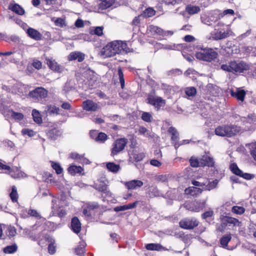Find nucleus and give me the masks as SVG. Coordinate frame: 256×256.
<instances>
[{
  "label": "nucleus",
  "instance_id": "54",
  "mask_svg": "<svg viewBox=\"0 0 256 256\" xmlns=\"http://www.w3.org/2000/svg\"><path fill=\"white\" fill-rule=\"evenodd\" d=\"M7 230V234L9 236H14L16 233V229L14 227L9 226L8 227Z\"/></svg>",
  "mask_w": 256,
  "mask_h": 256
},
{
  "label": "nucleus",
  "instance_id": "49",
  "mask_svg": "<svg viewBox=\"0 0 256 256\" xmlns=\"http://www.w3.org/2000/svg\"><path fill=\"white\" fill-rule=\"evenodd\" d=\"M85 252L84 246L80 245L75 248V252L77 255L82 256Z\"/></svg>",
  "mask_w": 256,
  "mask_h": 256
},
{
  "label": "nucleus",
  "instance_id": "14",
  "mask_svg": "<svg viewBox=\"0 0 256 256\" xmlns=\"http://www.w3.org/2000/svg\"><path fill=\"white\" fill-rule=\"evenodd\" d=\"M26 34L29 37L36 40H40L42 36V34L38 31L31 28H28L26 29Z\"/></svg>",
  "mask_w": 256,
  "mask_h": 256
},
{
  "label": "nucleus",
  "instance_id": "38",
  "mask_svg": "<svg viewBox=\"0 0 256 256\" xmlns=\"http://www.w3.org/2000/svg\"><path fill=\"white\" fill-rule=\"evenodd\" d=\"M18 247L16 244L7 246L4 249V252L6 254H12L16 252L17 250Z\"/></svg>",
  "mask_w": 256,
  "mask_h": 256
},
{
  "label": "nucleus",
  "instance_id": "20",
  "mask_svg": "<svg viewBox=\"0 0 256 256\" xmlns=\"http://www.w3.org/2000/svg\"><path fill=\"white\" fill-rule=\"evenodd\" d=\"M218 181L217 180H214L212 182L206 180L204 181V188L202 190H210L216 188L218 184Z\"/></svg>",
  "mask_w": 256,
  "mask_h": 256
},
{
  "label": "nucleus",
  "instance_id": "9",
  "mask_svg": "<svg viewBox=\"0 0 256 256\" xmlns=\"http://www.w3.org/2000/svg\"><path fill=\"white\" fill-rule=\"evenodd\" d=\"M0 170H7L11 176L14 178H18L20 176V172L18 169L15 167L11 168L10 166L4 164L0 162Z\"/></svg>",
  "mask_w": 256,
  "mask_h": 256
},
{
  "label": "nucleus",
  "instance_id": "46",
  "mask_svg": "<svg viewBox=\"0 0 256 256\" xmlns=\"http://www.w3.org/2000/svg\"><path fill=\"white\" fill-rule=\"evenodd\" d=\"M190 166L192 167H198L200 166V159L198 160L194 157H192L190 160Z\"/></svg>",
  "mask_w": 256,
  "mask_h": 256
},
{
  "label": "nucleus",
  "instance_id": "62",
  "mask_svg": "<svg viewBox=\"0 0 256 256\" xmlns=\"http://www.w3.org/2000/svg\"><path fill=\"white\" fill-rule=\"evenodd\" d=\"M150 164L151 165L156 167H160L162 165L160 162L155 159L152 160L150 161Z\"/></svg>",
  "mask_w": 256,
  "mask_h": 256
},
{
  "label": "nucleus",
  "instance_id": "36",
  "mask_svg": "<svg viewBox=\"0 0 256 256\" xmlns=\"http://www.w3.org/2000/svg\"><path fill=\"white\" fill-rule=\"evenodd\" d=\"M10 196L12 202H16L18 198V194L16 190V188L15 186H12V192L10 194Z\"/></svg>",
  "mask_w": 256,
  "mask_h": 256
},
{
  "label": "nucleus",
  "instance_id": "44",
  "mask_svg": "<svg viewBox=\"0 0 256 256\" xmlns=\"http://www.w3.org/2000/svg\"><path fill=\"white\" fill-rule=\"evenodd\" d=\"M244 208L242 206H234L232 207V211L236 214H240L244 212Z\"/></svg>",
  "mask_w": 256,
  "mask_h": 256
},
{
  "label": "nucleus",
  "instance_id": "61",
  "mask_svg": "<svg viewBox=\"0 0 256 256\" xmlns=\"http://www.w3.org/2000/svg\"><path fill=\"white\" fill-rule=\"evenodd\" d=\"M48 251L50 254H54L56 252V247L53 244H50L48 246Z\"/></svg>",
  "mask_w": 256,
  "mask_h": 256
},
{
  "label": "nucleus",
  "instance_id": "29",
  "mask_svg": "<svg viewBox=\"0 0 256 256\" xmlns=\"http://www.w3.org/2000/svg\"><path fill=\"white\" fill-rule=\"evenodd\" d=\"M114 2V0H101L99 4V8L101 10H106L111 6Z\"/></svg>",
  "mask_w": 256,
  "mask_h": 256
},
{
  "label": "nucleus",
  "instance_id": "32",
  "mask_svg": "<svg viewBox=\"0 0 256 256\" xmlns=\"http://www.w3.org/2000/svg\"><path fill=\"white\" fill-rule=\"evenodd\" d=\"M146 248L148 250H160L164 249L163 246L160 244H147Z\"/></svg>",
  "mask_w": 256,
  "mask_h": 256
},
{
  "label": "nucleus",
  "instance_id": "48",
  "mask_svg": "<svg viewBox=\"0 0 256 256\" xmlns=\"http://www.w3.org/2000/svg\"><path fill=\"white\" fill-rule=\"evenodd\" d=\"M250 154L256 161V142L250 144Z\"/></svg>",
  "mask_w": 256,
  "mask_h": 256
},
{
  "label": "nucleus",
  "instance_id": "10",
  "mask_svg": "<svg viewBox=\"0 0 256 256\" xmlns=\"http://www.w3.org/2000/svg\"><path fill=\"white\" fill-rule=\"evenodd\" d=\"M230 33H232V32L230 30L224 32L218 31L215 30L211 32L210 34L212 40H219L227 38L230 35Z\"/></svg>",
  "mask_w": 256,
  "mask_h": 256
},
{
  "label": "nucleus",
  "instance_id": "18",
  "mask_svg": "<svg viewBox=\"0 0 256 256\" xmlns=\"http://www.w3.org/2000/svg\"><path fill=\"white\" fill-rule=\"evenodd\" d=\"M85 55L82 52H71L68 57L70 60H78L79 62L83 61L84 59Z\"/></svg>",
  "mask_w": 256,
  "mask_h": 256
},
{
  "label": "nucleus",
  "instance_id": "51",
  "mask_svg": "<svg viewBox=\"0 0 256 256\" xmlns=\"http://www.w3.org/2000/svg\"><path fill=\"white\" fill-rule=\"evenodd\" d=\"M107 139V136L103 132H100L96 138V140L100 142H104Z\"/></svg>",
  "mask_w": 256,
  "mask_h": 256
},
{
  "label": "nucleus",
  "instance_id": "8",
  "mask_svg": "<svg viewBox=\"0 0 256 256\" xmlns=\"http://www.w3.org/2000/svg\"><path fill=\"white\" fill-rule=\"evenodd\" d=\"M206 206V200L194 201L192 204H186L184 207L188 210L192 212H198L204 208Z\"/></svg>",
  "mask_w": 256,
  "mask_h": 256
},
{
  "label": "nucleus",
  "instance_id": "53",
  "mask_svg": "<svg viewBox=\"0 0 256 256\" xmlns=\"http://www.w3.org/2000/svg\"><path fill=\"white\" fill-rule=\"evenodd\" d=\"M189 190L190 193L192 196H194L196 192L201 193L202 191V189L194 186L190 187Z\"/></svg>",
  "mask_w": 256,
  "mask_h": 256
},
{
  "label": "nucleus",
  "instance_id": "25",
  "mask_svg": "<svg viewBox=\"0 0 256 256\" xmlns=\"http://www.w3.org/2000/svg\"><path fill=\"white\" fill-rule=\"evenodd\" d=\"M62 134V132L60 130L53 128L50 130L47 135L49 138L52 140L57 139L58 137L60 136Z\"/></svg>",
  "mask_w": 256,
  "mask_h": 256
},
{
  "label": "nucleus",
  "instance_id": "56",
  "mask_svg": "<svg viewBox=\"0 0 256 256\" xmlns=\"http://www.w3.org/2000/svg\"><path fill=\"white\" fill-rule=\"evenodd\" d=\"M11 116L14 118L19 120H22L24 118V115L22 113L16 112L14 111H12Z\"/></svg>",
  "mask_w": 256,
  "mask_h": 256
},
{
  "label": "nucleus",
  "instance_id": "37",
  "mask_svg": "<svg viewBox=\"0 0 256 256\" xmlns=\"http://www.w3.org/2000/svg\"><path fill=\"white\" fill-rule=\"evenodd\" d=\"M148 30L152 32H154L160 36H163L164 30L159 27L152 25L149 26Z\"/></svg>",
  "mask_w": 256,
  "mask_h": 256
},
{
  "label": "nucleus",
  "instance_id": "57",
  "mask_svg": "<svg viewBox=\"0 0 256 256\" xmlns=\"http://www.w3.org/2000/svg\"><path fill=\"white\" fill-rule=\"evenodd\" d=\"M32 66L37 70H40L42 67V63L38 60H34L32 64Z\"/></svg>",
  "mask_w": 256,
  "mask_h": 256
},
{
  "label": "nucleus",
  "instance_id": "41",
  "mask_svg": "<svg viewBox=\"0 0 256 256\" xmlns=\"http://www.w3.org/2000/svg\"><path fill=\"white\" fill-rule=\"evenodd\" d=\"M230 168L232 172L237 176H240L242 174V171L239 169L236 164H232L230 166Z\"/></svg>",
  "mask_w": 256,
  "mask_h": 256
},
{
  "label": "nucleus",
  "instance_id": "23",
  "mask_svg": "<svg viewBox=\"0 0 256 256\" xmlns=\"http://www.w3.org/2000/svg\"><path fill=\"white\" fill-rule=\"evenodd\" d=\"M71 227L72 230L78 234L81 230V224L77 217H74L72 220Z\"/></svg>",
  "mask_w": 256,
  "mask_h": 256
},
{
  "label": "nucleus",
  "instance_id": "19",
  "mask_svg": "<svg viewBox=\"0 0 256 256\" xmlns=\"http://www.w3.org/2000/svg\"><path fill=\"white\" fill-rule=\"evenodd\" d=\"M129 155L130 161L139 162L144 157V153H138L136 150H133L131 153L129 154Z\"/></svg>",
  "mask_w": 256,
  "mask_h": 256
},
{
  "label": "nucleus",
  "instance_id": "1",
  "mask_svg": "<svg viewBox=\"0 0 256 256\" xmlns=\"http://www.w3.org/2000/svg\"><path fill=\"white\" fill-rule=\"evenodd\" d=\"M128 48L126 42L114 41L107 44L102 49V54L105 57H111L116 54L128 52Z\"/></svg>",
  "mask_w": 256,
  "mask_h": 256
},
{
  "label": "nucleus",
  "instance_id": "22",
  "mask_svg": "<svg viewBox=\"0 0 256 256\" xmlns=\"http://www.w3.org/2000/svg\"><path fill=\"white\" fill-rule=\"evenodd\" d=\"M46 61L47 65L52 70L56 72L60 70V66L52 58H46Z\"/></svg>",
  "mask_w": 256,
  "mask_h": 256
},
{
  "label": "nucleus",
  "instance_id": "52",
  "mask_svg": "<svg viewBox=\"0 0 256 256\" xmlns=\"http://www.w3.org/2000/svg\"><path fill=\"white\" fill-rule=\"evenodd\" d=\"M74 88V84L71 82V81H67L64 86V90L66 92H68Z\"/></svg>",
  "mask_w": 256,
  "mask_h": 256
},
{
  "label": "nucleus",
  "instance_id": "6",
  "mask_svg": "<svg viewBox=\"0 0 256 256\" xmlns=\"http://www.w3.org/2000/svg\"><path fill=\"white\" fill-rule=\"evenodd\" d=\"M147 102L154 106L155 108L158 110L161 107H164L166 104V100L161 97L148 95L146 98Z\"/></svg>",
  "mask_w": 256,
  "mask_h": 256
},
{
  "label": "nucleus",
  "instance_id": "27",
  "mask_svg": "<svg viewBox=\"0 0 256 256\" xmlns=\"http://www.w3.org/2000/svg\"><path fill=\"white\" fill-rule=\"evenodd\" d=\"M186 11L190 15H193L198 13L200 8L198 6L188 4L186 7Z\"/></svg>",
  "mask_w": 256,
  "mask_h": 256
},
{
  "label": "nucleus",
  "instance_id": "64",
  "mask_svg": "<svg viewBox=\"0 0 256 256\" xmlns=\"http://www.w3.org/2000/svg\"><path fill=\"white\" fill-rule=\"evenodd\" d=\"M138 202H139L138 201H136L135 202H134L133 203L129 204H128L125 205L126 207V210L134 208L135 207H136V206H137V204H138Z\"/></svg>",
  "mask_w": 256,
  "mask_h": 256
},
{
  "label": "nucleus",
  "instance_id": "16",
  "mask_svg": "<svg viewBox=\"0 0 256 256\" xmlns=\"http://www.w3.org/2000/svg\"><path fill=\"white\" fill-rule=\"evenodd\" d=\"M231 96L236 98L238 100L243 102L246 96V92L244 90L236 88V92L231 90Z\"/></svg>",
  "mask_w": 256,
  "mask_h": 256
},
{
  "label": "nucleus",
  "instance_id": "42",
  "mask_svg": "<svg viewBox=\"0 0 256 256\" xmlns=\"http://www.w3.org/2000/svg\"><path fill=\"white\" fill-rule=\"evenodd\" d=\"M103 30L104 28L102 26H96L94 30L90 31V33L98 36H101L103 34Z\"/></svg>",
  "mask_w": 256,
  "mask_h": 256
},
{
  "label": "nucleus",
  "instance_id": "35",
  "mask_svg": "<svg viewBox=\"0 0 256 256\" xmlns=\"http://www.w3.org/2000/svg\"><path fill=\"white\" fill-rule=\"evenodd\" d=\"M232 238L231 236L229 234H225L224 236L220 240V242L222 247L226 248L228 246V242Z\"/></svg>",
  "mask_w": 256,
  "mask_h": 256
},
{
  "label": "nucleus",
  "instance_id": "13",
  "mask_svg": "<svg viewBox=\"0 0 256 256\" xmlns=\"http://www.w3.org/2000/svg\"><path fill=\"white\" fill-rule=\"evenodd\" d=\"M144 184L142 181L140 180H132L125 183V186L128 190H136L142 187Z\"/></svg>",
  "mask_w": 256,
  "mask_h": 256
},
{
  "label": "nucleus",
  "instance_id": "31",
  "mask_svg": "<svg viewBox=\"0 0 256 256\" xmlns=\"http://www.w3.org/2000/svg\"><path fill=\"white\" fill-rule=\"evenodd\" d=\"M82 170V168L80 166H71L68 168V172L72 175L80 174Z\"/></svg>",
  "mask_w": 256,
  "mask_h": 256
},
{
  "label": "nucleus",
  "instance_id": "50",
  "mask_svg": "<svg viewBox=\"0 0 256 256\" xmlns=\"http://www.w3.org/2000/svg\"><path fill=\"white\" fill-rule=\"evenodd\" d=\"M230 48H228V52L230 54H238L239 52V49L238 48V46L233 44L232 46L231 44L230 46Z\"/></svg>",
  "mask_w": 256,
  "mask_h": 256
},
{
  "label": "nucleus",
  "instance_id": "21",
  "mask_svg": "<svg viewBox=\"0 0 256 256\" xmlns=\"http://www.w3.org/2000/svg\"><path fill=\"white\" fill-rule=\"evenodd\" d=\"M82 76L88 80L98 79V76L90 68H86L82 72Z\"/></svg>",
  "mask_w": 256,
  "mask_h": 256
},
{
  "label": "nucleus",
  "instance_id": "58",
  "mask_svg": "<svg viewBox=\"0 0 256 256\" xmlns=\"http://www.w3.org/2000/svg\"><path fill=\"white\" fill-rule=\"evenodd\" d=\"M82 155H80L77 152H72L70 154V158L80 162Z\"/></svg>",
  "mask_w": 256,
  "mask_h": 256
},
{
  "label": "nucleus",
  "instance_id": "5",
  "mask_svg": "<svg viewBox=\"0 0 256 256\" xmlns=\"http://www.w3.org/2000/svg\"><path fill=\"white\" fill-rule=\"evenodd\" d=\"M127 143L128 140L125 138H121L116 140L112 144L110 156H114L122 152Z\"/></svg>",
  "mask_w": 256,
  "mask_h": 256
},
{
  "label": "nucleus",
  "instance_id": "15",
  "mask_svg": "<svg viewBox=\"0 0 256 256\" xmlns=\"http://www.w3.org/2000/svg\"><path fill=\"white\" fill-rule=\"evenodd\" d=\"M94 188L98 191L105 194L107 196H110L112 195L111 192L108 189V186L104 182H101L98 184H96Z\"/></svg>",
  "mask_w": 256,
  "mask_h": 256
},
{
  "label": "nucleus",
  "instance_id": "55",
  "mask_svg": "<svg viewBox=\"0 0 256 256\" xmlns=\"http://www.w3.org/2000/svg\"><path fill=\"white\" fill-rule=\"evenodd\" d=\"M28 214L30 216H34L35 218H40V216L38 212L35 210L30 209L28 212Z\"/></svg>",
  "mask_w": 256,
  "mask_h": 256
},
{
  "label": "nucleus",
  "instance_id": "7",
  "mask_svg": "<svg viewBox=\"0 0 256 256\" xmlns=\"http://www.w3.org/2000/svg\"><path fill=\"white\" fill-rule=\"evenodd\" d=\"M199 222L195 218H185L180 222V226L186 230H192L198 225Z\"/></svg>",
  "mask_w": 256,
  "mask_h": 256
},
{
  "label": "nucleus",
  "instance_id": "60",
  "mask_svg": "<svg viewBox=\"0 0 256 256\" xmlns=\"http://www.w3.org/2000/svg\"><path fill=\"white\" fill-rule=\"evenodd\" d=\"M180 2H181L180 0H166L164 1V3L166 5H170L172 4V6H174L177 4H179Z\"/></svg>",
  "mask_w": 256,
  "mask_h": 256
},
{
  "label": "nucleus",
  "instance_id": "12",
  "mask_svg": "<svg viewBox=\"0 0 256 256\" xmlns=\"http://www.w3.org/2000/svg\"><path fill=\"white\" fill-rule=\"evenodd\" d=\"M200 166L208 167H214V161L213 158L208 155H204L200 158Z\"/></svg>",
  "mask_w": 256,
  "mask_h": 256
},
{
  "label": "nucleus",
  "instance_id": "63",
  "mask_svg": "<svg viewBox=\"0 0 256 256\" xmlns=\"http://www.w3.org/2000/svg\"><path fill=\"white\" fill-rule=\"evenodd\" d=\"M247 121L249 123H252L256 120V117L253 114L248 115V118H246Z\"/></svg>",
  "mask_w": 256,
  "mask_h": 256
},
{
  "label": "nucleus",
  "instance_id": "40",
  "mask_svg": "<svg viewBox=\"0 0 256 256\" xmlns=\"http://www.w3.org/2000/svg\"><path fill=\"white\" fill-rule=\"evenodd\" d=\"M186 94L188 96H193L196 94V90L194 87L186 88L185 90Z\"/></svg>",
  "mask_w": 256,
  "mask_h": 256
},
{
  "label": "nucleus",
  "instance_id": "33",
  "mask_svg": "<svg viewBox=\"0 0 256 256\" xmlns=\"http://www.w3.org/2000/svg\"><path fill=\"white\" fill-rule=\"evenodd\" d=\"M155 14L156 11L152 8H148L144 11L141 16L144 18H150L154 16Z\"/></svg>",
  "mask_w": 256,
  "mask_h": 256
},
{
  "label": "nucleus",
  "instance_id": "59",
  "mask_svg": "<svg viewBox=\"0 0 256 256\" xmlns=\"http://www.w3.org/2000/svg\"><path fill=\"white\" fill-rule=\"evenodd\" d=\"M214 214L212 210L207 211L202 214V216L204 219H206L208 218L212 217Z\"/></svg>",
  "mask_w": 256,
  "mask_h": 256
},
{
  "label": "nucleus",
  "instance_id": "2",
  "mask_svg": "<svg viewBox=\"0 0 256 256\" xmlns=\"http://www.w3.org/2000/svg\"><path fill=\"white\" fill-rule=\"evenodd\" d=\"M220 68L225 71L234 74H241L250 70V65L243 60H233L228 64H222Z\"/></svg>",
  "mask_w": 256,
  "mask_h": 256
},
{
  "label": "nucleus",
  "instance_id": "47",
  "mask_svg": "<svg viewBox=\"0 0 256 256\" xmlns=\"http://www.w3.org/2000/svg\"><path fill=\"white\" fill-rule=\"evenodd\" d=\"M224 128L223 125L218 126L215 129L214 132H215L217 136H225L224 134Z\"/></svg>",
  "mask_w": 256,
  "mask_h": 256
},
{
  "label": "nucleus",
  "instance_id": "30",
  "mask_svg": "<svg viewBox=\"0 0 256 256\" xmlns=\"http://www.w3.org/2000/svg\"><path fill=\"white\" fill-rule=\"evenodd\" d=\"M106 168L109 171L116 173L120 170V166L119 164H116L114 162H108L106 164Z\"/></svg>",
  "mask_w": 256,
  "mask_h": 256
},
{
  "label": "nucleus",
  "instance_id": "34",
  "mask_svg": "<svg viewBox=\"0 0 256 256\" xmlns=\"http://www.w3.org/2000/svg\"><path fill=\"white\" fill-rule=\"evenodd\" d=\"M32 116L34 120L37 124H40L42 122V118L39 112L35 109L32 111Z\"/></svg>",
  "mask_w": 256,
  "mask_h": 256
},
{
  "label": "nucleus",
  "instance_id": "26",
  "mask_svg": "<svg viewBox=\"0 0 256 256\" xmlns=\"http://www.w3.org/2000/svg\"><path fill=\"white\" fill-rule=\"evenodd\" d=\"M228 132L230 137L234 136L241 132V128L234 124H228Z\"/></svg>",
  "mask_w": 256,
  "mask_h": 256
},
{
  "label": "nucleus",
  "instance_id": "11",
  "mask_svg": "<svg viewBox=\"0 0 256 256\" xmlns=\"http://www.w3.org/2000/svg\"><path fill=\"white\" fill-rule=\"evenodd\" d=\"M82 107L86 111H96L100 108L98 104L89 100L83 102Z\"/></svg>",
  "mask_w": 256,
  "mask_h": 256
},
{
  "label": "nucleus",
  "instance_id": "45",
  "mask_svg": "<svg viewBox=\"0 0 256 256\" xmlns=\"http://www.w3.org/2000/svg\"><path fill=\"white\" fill-rule=\"evenodd\" d=\"M52 166L56 170L57 174H60L62 172V168L59 164L52 162Z\"/></svg>",
  "mask_w": 256,
  "mask_h": 256
},
{
  "label": "nucleus",
  "instance_id": "28",
  "mask_svg": "<svg viewBox=\"0 0 256 256\" xmlns=\"http://www.w3.org/2000/svg\"><path fill=\"white\" fill-rule=\"evenodd\" d=\"M8 8L18 14L22 15L24 14V10L18 4H11Z\"/></svg>",
  "mask_w": 256,
  "mask_h": 256
},
{
  "label": "nucleus",
  "instance_id": "3",
  "mask_svg": "<svg viewBox=\"0 0 256 256\" xmlns=\"http://www.w3.org/2000/svg\"><path fill=\"white\" fill-rule=\"evenodd\" d=\"M218 56L217 52L210 48L202 49L196 54V58L208 62H210L215 60Z\"/></svg>",
  "mask_w": 256,
  "mask_h": 256
},
{
  "label": "nucleus",
  "instance_id": "24",
  "mask_svg": "<svg viewBox=\"0 0 256 256\" xmlns=\"http://www.w3.org/2000/svg\"><path fill=\"white\" fill-rule=\"evenodd\" d=\"M60 109L54 105H48L45 107L44 112L46 114H59Z\"/></svg>",
  "mask_w": 256,
  "mask_h": 256
},
{
  "label": "nucleus",
  "instance_id": "17",
  "mask_svg": "<svg viewBox=\"0 0 256 256\" xmlns=\"http://www.w3.org/2000/svg\"><path fill=\"white\" fill-rule=\"evenodd\" d=\"M168 132L172 134L171 140L174 144L176 149L178 146L179 144L177 145L176 142L178 140V132L177 130L174 127H170Z\"/></svg>",
  "mask_w": 256,
  "mask_h": 256
},
{
  "label": "nucleus",
  "instance_id": "39",
  "mask_svg": "<svg viewBox=\"0 0 256 256\" xmlns=\"http://www.w3.org/2000/svg\"><path fill=\"white\" fill-rule=\"evenodd\" d=\"M226 218L229 226H236L239 224L238 220L236 218L230 216H226Z\"/></svg>",
  "mask_w": 256,
  "mask_h": 256
},
{
  "label": "nucleus",
  "instance_id": "4",
  "mask_svg": "<svg viewBox=\"0 0 256 256\" xmlns=\"http://www.w3.org/2000/svg\"><path fill=\"white\" fill-rule=\"evenodd\" d=\"M48 92L42 87H38L29 92L28 96L35 102H38L46 98Z\"/></svg>",
  "mask_w": 256,
  "mask_h": 256
},
{
  "label": "nucleus",
  "instance_id": "43",
  "mask_svg": "<svg viewBox=\"0 0 256 256\" xmlns=\"http://www.w3.org/2000/svg\"><path fill=\"white\" fill-rule=\"evenodd\" d=\"M142 118L144 122H151L152 117L150 113L144 112L142 115Z\"/></svg>",
  "mask_w": 256,
  "mask_h": 256
}]
</instances>
